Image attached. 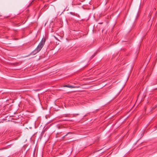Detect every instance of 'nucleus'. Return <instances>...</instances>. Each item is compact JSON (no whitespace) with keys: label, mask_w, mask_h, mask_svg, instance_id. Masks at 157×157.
<instances>
[{"label":"nucleus","mask_w":157,"mask_h":157,"mask_svg":"<svg viewBox=\"0 0 157 157\" xmlns=\"http://www.w3.org/2000/svg\"><path fill=\"white\" fill-rule=\"evenodd\" d=\"M156 107H157V106L156 105H155L154 107L153 108H152V109L151 110L152 111V110L153 109L155 108Z\"/></svg>","instance_id":"nucleus-4"},{"label":"nucleus","mask_w":157,"mask_h":157,"mask_svg":"<svg viewBox=\"0 0 157 157\" xmlns=\"http://www.w3.org/2000/svg\"><path fill=\"white\" fill-rule=\"evenodd\" d=\"M71 133H71V132H68V133H67V134H66V135H64V136H63L62 137V139H63L64 138V137H65V136H67V135L68 134H71Z\"/></svg>","instance_id":"nucleus-3"},{"label":"nucleus","mask_w":157,"mask_h":157,"mask_svg":"<svg viewBox=\"0 0 157 157\" xmlns=\"http://www.w3.org/2000/svg\"><path fill=\"white\" fill-rule=\"evenodd\" d=\"M71 137H67V139H71Z\"/></svg>","instance_id":"nucleus-5"},{"label":"nucleus","mask_w":157,"mask_h":157,"mask_svg":"<svg viewBox=\"0 0 157 157\" xmlns=\"http://www.w3.org/2000/svg\"><path fill=\"white\" fill-rule=\"evenodd\" d=\"M64 87H67L69 88H76V87H77V86H71V85H64L63 86Z\"/></svg>","instance_id":"nucleus-2"},{"label":"nucleus","mask_w":157,"mask_h":157,"mask_svg":"<svg viewBox=\"0 0 157 157\" xmlns=\"http://www.w3.org/2000/svg\"><path fill=\"white\" fill-rule=\"evenodd\" d=\"M46 40V38H43L36 48L31 53V54L34 55L39 52L44 45Z\"/></svg>","instance_id":"nucleus-1"}]
</instances>
